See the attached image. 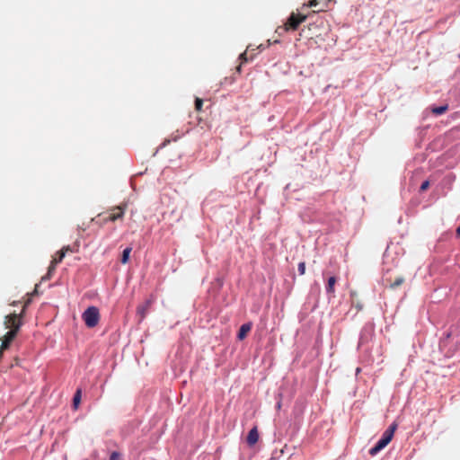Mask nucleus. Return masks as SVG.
Returning <instances> with one entry per match:
<instances>
[{"instance_id":"obj_29","label":"nucleus","mask_w":460,"mask_h":460,"mask_svg":"<svg viewBox=\"0 0 460 460\" xmlns=\"http://www.w3.org/2000/svg\"><path fill=\"white\" fill-rule=\"evenodd\" d=\"M456 235L460 237V226L456 229Z\"/></svg>"},{"instance_id":"obj_13","label":"nucleus","mask_w":460,"mask_h":460,"mask_svg":"<svg viewBox=\"0 0 460 460\" xmlns=\"http://www.w3.org/2000/svg\"><path fill=\"white\" fill-rule=\"evenodd\" d=\"M57 265H58L57 263H55L53 261H51L50 265L48 269L47 274L45 276H43L41 279L43 281L48 280L52 277L53 273L56 270Z\"/></svg>"},{"instance_id":"obj_9","label":"nucleus","mask_w":460,"mask_h":460,"mask_svg":"<svg viewBox=\"0 0 460 460\" xmlns=\"http://www.w3.org/2000/svg\"><path fill=\"white\" fill-rule=\"evenodd\" d=\"M92 222H95L102 227L108 222H111V220L109 219L108 213L104 212V213H100L96 217L93 218Z\"/></svg>"},{"instance_id":"obj_15","label":"nucleus","mask_w":460,"mask_h":460,"mask_svg":"<svg viewBox=\"0 0 460 460\" xmlns=\"http://www.w3.org/2000/svg\"><path fill=\"white\" fill-rule=\"evenodd\" d=\"M17 335V332L15 330H10L9 332H6V334L4 336L3 340L11 343L14 338L16 337Z\"/></svg>"},{"instance_id":"obj_12","label":"nucleus","mask_w":460,"mask_h":460,"mask_svg":"<svg viewBox=\"0 0 460 460\" xmlns=\"http://www.w3.org/2000/svg\"><path fill=\"white\" fill-rule=\"evenodd\" d=\"M358 294L356 291L350 292L351 303L352 305L357 308V311H360L363 308V304L357 299Z\"/></svg>"},{"instance_id":"obj_2","label":"nucleus","mask_w":460,"mask_h":460,"mask_svg":"<svg viewBox=\"0 0 460 460\" xmlns=\"http://www.w3.org/2000/svg\"><path fill=\"white\" fill-rule=\"evenodd\" d=\"M82 318L88 328L95 327L100 321V312L96 306H89L82 314Z\"/></svg>"},{"instance_id":"obj_23","label":"nucleus","mask_w":460,"mask_h":460,"mask_svg":"<svg viewBox=\"0 0 460 460\" xmlns=\"http://www.w3.org/2000/svg\"><path fill=\"white\" fill-rule=\"evenodd\" d=\"M11 343L2 340V344L0 346V350L3 352L4 350L7 349L9 348Z\"/></svg>"},{"instance_id":"obj_30","label":"nucleus","mask_w":460,"mask_h":460,"mask_svg":"<svg viewBox=\"0 0 460 460\" xmlns=\"http://www.w3.org/2000/svg\"><path fill=\"white\" fill-rule=\"evenodd\" d=\"M3 357V352L0 350V358Z\"/></svg>"},{"instance_id":"obj_10","label":"nucleus","mask_w":460,"mask_h":460,"mask_svg":"<svg viewBox=\"0 0 460 460\" xmlns=\"http://www.w3.org/2000/svg\"><path fill=\"white\" fill-rule=\"evenodd\" d=\"M252 326V323H243L239 329L237 334L238 339L241 341L243 340L247 336L248 332L251 331Z\"/></svg>"},{"instance_id":"obj_18","label":"nucleus","mask_w":460,"mask_h":460,"mask_svg":"<svg viewBox=\"0 0 460 460\" xmlns=\"http://www.w3.org/2000/svg\"><path fill=\"white\" fill-rule=\"evenodd\" d=\"M65 256H66V255H65L64 252H60V251H59V252H58L56 253V256L53 258V260H52V261H53L55 263L58 264V263H60V262L63 261V259H64V257H65Z\"/></svg>"},{"instance_id":"obj_17","label":"nucleus","mask_w":460,"mask_h":460,"mask_svg":"<svg viewBox=\"0 0 460 460\" xmlns=\"http://www.w3.org/2000/svg\"><path fill=\"white\" fill-rule=\"evenodd\" d=\"M131 251H132V249L130 247H127L123 251L122 256H121V263L126 264L128 261Z\"/></svg>"},{"instance_id":"obj_6","label":"nucleus","mask_w":460,"mask_h":460,"mask_svg":"<svg viewBox=\"0 0 460 460\" xmlns=\"http://www.w3.org/2000/svg\"><path fill=\"white\" fill-rule=\"evenodd\" d=\"M152 304H153V300L147 299L145 301V303L138 305L137 312V314L140 316V320H143L146 317Z\"/></svg>"},{"instance_id":"obj_20","label":"nucleus","mask_w":460,"mask_h":460,"mask_svg":"<svg viewBox=\"0 0 460 460\" xmlns=\"http://www.w3.org/2000/svg\"><path fill=\"white\" fill-rule=\"evenodd\" d=\"M298 272L300 275H304L305 273V263L304 261L298 264Z\"/></svg>"},{"instance_id":"obj_22","label":"nucleus","mask_w":460,"mask_h":460,"mask_svg":"<svg viewBox=\"0 0 460 460\" xmlns=\"http://www.w3.org/2000/svg\"><path fill=\"white\" fill-rule=\"evenodd\" d=\"M429 181H425L420 185V191H425V190H427L429 189Z\"/></svg>"},{"instance_id":"obj_5","label":"nucleus","mask_w":460,"mask_h":460,"mask_svg":"<svg viewBox=\"0 0 460 460\" xmlns=\"http://www.w3.org/2000/svg\"><path fill=\"white\" fill-rule=\"evenodd\" d=\"M127 208V204H120L119 206L112 207L107 210L109 219L111 222L121 220L124 217V214Z\"/></svg>"},{"instance_id":"obj_26","label":"nucleus","mask_w":460,"mask_h":460,"mask_svg":"<svg viewBox=\"0 0 460 460\" xmlns=\"http://www.w3.org/2000/svg\"><path fill=\"white\" fill-rule=\"evenodd\" d=\"M60 252H64V253H65V255H66L67 252H72V250H71L70 246H69V245H67V246H64V247L60 250Z\"/></svg>"},{"instance_id":"obj_11","label":"nucleus","mask_w":460,"mask_h":460,"mask_svg":"<svg viewBox=\"0 0 460 460\" xmlns=\"http://www.w3.org/2000/svg\"><path fill=\"white\" fill-rule=\"evenodd\" d=\"M336 282H337V279L334 276L330 277L327 280L326 292L328 294L332 295V296H334V293H335L334 287H335Z\"/></svg>"},{"instance_id":"obj_3","label":"nucleus","mask_w":460,"mask_h":460,"mask_svg":"<svg viewBox=\"0 0 460 460\" xmlns=\"http://www.w3.org/2000/svg\"><path fill=\"white\" fill-rule=\"evenodd\" d=\"M307 18L306 14L292 13L286 23L284 24V31H296L299 25L304 22Z\"/></svg>"},{"instance_id":"obj_16","label":"nucleus","mask_w":460,"mask_h":460,"mask_svg":"<svg viewBox=\"0 0 460 460\" xmlns=\"http://www.w3.org/2000/svg\"><path fill=\"white\" fill-rule=\"evenodd\" d=\"M81 394H82V391L81 389H77L75 395H74V398H73V405L75 407V409H77L78 408V405L81 402Z\"/></svg>"},{"instance_id":"obj_27","label":"nucleus","mask_w":460,"mask_h":460,"mask_svg":"<svg viewBox=\"0 0 460 460\" xmlns=\"http://www.w3.org/2000/svg\"><path fill=\"white\" fill-rule=\"evenodd\" d=\"M247 53L246 52H243L240 55V59H242L243 62H246L247 61Z\"/></svg>"},{"instance_id":"obj_19","label":"nucleus","mask_w":460,"mask_h":460,"mask_svg":"<svg viewBox=\"0 0 460 460\" xmlns=\"http://www.w3.org/2000/svg\"><path fill=\"white\" fill-rule=\"evenodd\" d=\"M203 106V101L200 98H196L195 100V110L197 111H201Z\"/></svg>"},{"instance_id":"obj_1","label":"nucleus","mask_w":460,"mask_h":460,"mask_svg":"<svg viewBox=\"0 0 460 460\" xmlns=\"http://www.w3.org/2000/svg\"><path fill=\"white\" fill-rule=\"evenodd\" d=\"M396 429V423L391 424L389 428L383 433L381 438L377 441L376 446L370 448L369 454L371 456H376L378 452L385 448L391 442Z\"/></svg>"},{"instance_id":"obj_24","label":"nucleus","mask_w":460,"mask_h":460,"mask_svg":"<svg viewBox=\"0 0 460 460\" xmlns=\"http://www.w3.org/2000/svg\"><path fill=\"white\" fill-rule=\"evenodd\" d=\"M11 343L2 340V344L0 346V350L3 352L4 350L7 349L9 348Z\"/></svg>"},{"instance_id":"obj_31","label":"nucleus","mask_w":460,"mask_h":460,"mask_svg":"<svg viewBox=\"0 0 460 460\" xmlns=\"http://www.w3.org/2000/svg\"><path fill=\"white\" fill-rule=\"evenodd\" d=\"M277 406H278V408L279 409V408H280V406H281L280 402H279Z\"/></svg>"},{"instance_id":"obj_14","label":"nucleus","mask_w":460,"mask_h":460,"mask_svg":"<svg viewBox=\"0 0 460 460\" xmlns=\"http://www.w3.org/2000/svg\"><path fill=\"white\" fill-rule=\"evenodd\" d=\"M448 110V105L447 104H445V105H442V106H439V107H434L431 109V112L434 114V115H441L443 113H445Z\"/></svg>"},{"instance_id":"obj_21","label":"nucleus","mask_w":460,"mask_h":460,"mask_svg":"<svg viewBox=\"0 0 460 460\" xmlns=\"http://www.w3.org/2000/svg\"><path fill=\"white\" fill-rule=\"evenodd\" d=\"M319 4L318 0H310L308 4H304L303 7H315Z\"/></svg>"},{"instance_id":"obj_25","label":"nucleus","mask_w":460,"mask_h":460,"mask_svg":"<svg viewBox=\"0 0 460 460\" xmlns=\"http://www.w3.org/2000/svg\"><path fill=\"white\" fill-rule=\"evenodd\" d=\"M119 454L117 452H112L110 457V460H119Z\"/></svg>"},{"instance_id":"obj_7","label":"nucleus","mask_w":460,"mask_h":460,"mask_svg":"<svg viewBox=\"0 0 460 460\" xmlns=\"http://www.w3.org/2000/svg\"><path fill=\"white\" fill-rule=\"evenodd\" d=\"M404 278L402 276H397L394 279L391 277H386L385 281L390 288L395 289L404 283Z\"/></svg>"},{"instance_id":"obj_8","label":"nucleus","mask_w":460,"mask_h":460,"mask_svg":"<svg viewBox=\"0 0 460 460\" xmlns=\"http://www.w3.org/2000/svg\"><path fill=\"white\" fill-rule=\"evenodd\" d=\"M247 443L249 446L255 445L259 440V432L257 427H253L248 433Z\"/></svg>"},{"instance_id":"obj_4","label":"nucleus","mask_w":460,"mask_h":460,"mask_svg":"<svg viewBox=\"0 0 460 460\" xmlns=\"http://www.w3.org/2000/svg\"><path fill=\"white\" fill-rule=\"evenodd\" d=\"M22 313L20 314H11L7 315L4 320L5 328L10 329V330H15L16 332H18L20 327L22 324Z\"/></svg>"},{"instance_id":"obj_28","label":"nucleus","mask_w":460,"mask_h":460,"mask_svg":"<svg viewBox=\"0 0 460 460\" xmlns=\"http://www.w3.org/2000/svg\"><path fill=\"white\" fill-rule=\"evenodd\" d=\"M31 303V299L29 298L25 304H24V306H23V310L25 309V307Z\"/></svg>"}]
</instances>
